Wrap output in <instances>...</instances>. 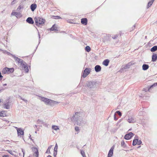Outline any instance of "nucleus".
I'll use <instances>...</instances> for the list:
<instances>
[{"mask_svg": "<svg viewBox=\"0 0 157 157\" xmlns=\"http://www.w3.org/2000/svg\"><path fill=\"white\" fill-rule=\"evenodd\" d=\"M71 120L79 126L83 125L85 123V121H84L81 116V113L79 112L76 113L75 114L73 115Z\"/></svg>", "mask_w": 157, "mask_h": 157, "instance_id": "1", "label": "nucleus"}, {"mask_svg": "<svg viewBox=\"0 0 157 157\" xmlns=\"http://www.w3.org/2000/svg\"><path fill=\"white\" fill-rule=\"evenodd\" d=\"M86 86L89 89H93L98 86L99 82L93 81H88L86 83Z\"/></svg>", "mask_w": 157, "mask_h": 157, "instance_id": "2", "label": "nucleus"}, {"mask_svg": "<svg viewBox=\"0 0 157 157\" xmlns=\"http://www.w3.org/2000/svg\"><path fill=\"white\" fill-rule=\"evenodd\" d=\"M34 21L36 25L39 26L43 25L45 21V20L44 19L40 17H35Z\"/></svg>", "mask_w": 157, "mask_h": 157, "instance_id": "3", "label": "nucleus"}, {"mask_svg": "<svg viewBox=\"0 0 157 157\" xmlns=\"http://www.w3.org/2000/svg\"><path fill=\"white\" fill-rule=\"evenodd\" d=\"M14 69L13 68H9L8 67H5L4 68L2 71V72L4 74H10L13 72Z\"/></svg>", "mask_w": 157, "mask_h": 157, "instance_id": "4", "label": "nucleus"}, {"mask_svg": "<svg viewBox=\"0 0 157 157\" xmlns=\"http://www.w3.org/2000/svg\"><path fill=\"white\" fill-rule=\"evenodd\" d=\"M91 69L90 68H86L83 71V72L82 76L84 78H85L90 73L91 71Z\"/></svg>", "mask_w": 157, "mask_h": 157, "instance_id": "5", "label": "nucleus"}, {"mask_svg": "<svg viewBox=\"0 0 157 157\" xmlns=\"http://www.w3.org/2000/svg\"><path fill=\"white\" fill-rule=\"evenodd\" d=\"M134 135V133L132 132H130L129 133L126 134L125 135L124 138L126 140H129Z\"/></svg>", "mask_w": 157, "mask_h": 157, "instance_id": "6", "label": "nucleus"}, {"mask_svg": "<svg viewBox=\"0 0 157 157\" xmlns=\"http://www.w3.org/2000/svg\"><path fill=\"white\" fill-rule=\"evenodd\" d=\"M59 103V102H58L50 99L49 102V103L48 105L52 106H53L56 105L57 104Z\"/></svg>", "mask_w": 157, "mask_h": 157, "instance_id": "7", "label": "nucleus"}, {"mask_svg": "<svg viewBox=\"0 0 157 157\" xmlns=\"http://www.w3.org/2000/svg\"><path fill=\"white\" fill-rule=\"evenodd\" d=\"M12 57L13 58L15 61L18 63L19 64L20 62L22 60L20 58H18L16 56L14 55L11 54Z\"/></svg>", "mask_w": 157, "mask_h": 157, "instance_id": "8", "label": "nucleus"}, {"mask_svg": "<svg viewBox=\"0 0 157 157\" xmlns=\"http://www.w3.org/2000/svg\"><path fill=\"white\" fill-rule=\"evenodd\" d=\"M136 120L135 119L131 116H129L127 120V121L129 123H134L136 122Z\"/></svg>", "mask_w": 157, "mask_h": 157, "instance_id": "9", "label": "nucleus"}, {"mask_svg": "<svg viewBox=\"0 0 157 157\" xmlns=\"http://www.w3.org/2000/svg\"><path fill=\"white\" fill-rule=\"evenodd\" d=\"M114 149V146H113L110 149L109 152L107 157H111L113 155V151Z\"/></svg>", "mask_w": 157, "mask_h": 157, "instance_id": "10", "label": "nucleus"}, {"mask_svg": "<svg viewBox=\"0 0 157 157\" xmlns=\"http://www.w3.org/2000/svg\"><path fill=\"white\" fill-rule=\"evenodd\" d=\"M40 98L41 100L44 102L47 105H48L49 102V99L42 97H40Z\"/></svg>", "mask_w": 157, "mask_h": 157, "instance_id": "11", "label": "nucleus"}, {"mask_svg": "<svg viewBox=\"0 0 157 157\" xmlns=\"http://www.w3.org/2000/svg\"><path fill=\"white\" fill-rule=\"evenodd\" d=\"M17 135L18 136L21 135H23L24 132L22 129L21 128H19V129L17 131Z\"/></svg>", "mask_w": 157, "mask_h": 157, "instance_id": "12", "label": "nucleus"}, {"mask_svg": "<svg viewBox=\"0 0 157 157\" xmlns=\"http://www.w3.org/2000/svg\"><path fill=\"white\" fill-rule=\"evenodd\" d=\"M26 21L27 22L30 24H33L34 23V21L33 19L31 17H28Z\"/></svg>", "mask_w": 157, "mask_h": 157, "instance_id": "13", "label": "nucleus"}, {"mask_svg": "<svg viewBox=\"0 0 157 157\" xmlns=\"http://www.w3.org/2000/svg\"><path fill=\"white\" fill-rule=\"evenodd\" d=\"M37 7V5L35 3L32 4L30 6V9L32 11H34Z\"/></svg>", "mask_w": 157, "mask_h": 157, "instance_id": "14", "label": "nucleus"}, {"mask_svg": "<svg viewBox=\"0 0 157 157\" xmlns=\"http://www.w3.org/2000/svg\"><path fill=\"white\" fill-rule=\"evenodd\" d=\"M94 69L96 72H99L101 70V67L99 65H97L95 67Z\"/></svg>", "mask_w": 157, "mask_h": 157, "instance_id": "15", "label": "nucleus"}, {"mask_svg": "<svg viewBox=\"0 0 157 157\" xmlns=\"http://www.w3.org/2000/svg\"><path fill=\"white\" fill-rule=\"evenodd\" d=\"M81 23L84 25H86L87 24V20L86 18H82L81 19Z\"/></svg>", "mask_w": 157, "mask_h": 157, "instance_id": "16", "label": "nucleus"}, {"mask_svg": "<svg viewBox=\"0 0 157 157\" xmlns=\"http://www.w3.org/2000/svg\"><path fill=\"white\" fill-rule=\"evenodd\" d=\"M138 139V137L137 136H136L135 137V139L133 140L132 143V145L135 146L137 144Z\"/></svg>", "mask_w": 157, "mask_h": 157, "instance_id": "17", "label": "nucleus"}, {"mask_svg": "<svg viewBox=\"0 0 157 157\" xmlns=\"http://www.w3.org/2000/svg\"><path fill=\"white\" fill-rule=\"evenodd\" d=\"M157 60V55L156 54H153L152 56L151 61L155 62Z\"/></svg>", "mask_w": 157, "mask_h": 157, "instance_id": "18", "label": "nucleus"}, {"mask_svg": "<svg viewBox=\"0 0 157 157\" xmlns=\"http://www.w3.org/2000/svg\"><path fill=\"white\" fill-rule=\"evenodd\" d=\"M109 62V61L108 59H106L103 62L102 64L103 65L105 66H107L108 65Z\"/></svg>", "mask_w": 157, "mask_h": 157, "instance_id": "19", "label": "nucleus"}, {"mask_svg": "<svg viewBox=\"0 0 157 157\" xmlns=\"http://www.w3.org/2000/svg\"><path fill=\"white\" fill-rule=\"evenodd\" d=\"M132 65V64L131 63V62H129V63H128L127 64H126L122 68V69L123 70L124 69L128 68L130 67V66Z\"/></svg>", "mask_w": 157, "mask_h": 157, "instance_id": "20", "label": "nucleus"}, {"mask_svg": "<svg viewBox=\"0 0 157 157\" xmlns=\"http://www.w3.org/2000/svg\"><path fill=\"white\" fill-rule=\"evenodd\" d=\"M51 31H58L56 25L54 24L52 26L50 29Z\"/></svg>", "mask_w": 157, "mask_h": 157, "instance_id": "21", "label": "nucleus"}, {"mask_svg": "<svg viewBox=\"0 0 157 157\" xmlns=\"http://www.w3.org/2000/svg\"><path fill=\"white\" fill-rule=\"evenodd\" d=\"M149 67V66L148 64H144L142 66V69L144 71L147 70Z\"/></svg>", "mask_w": 157, "mask_h": 157, "instance_id": "22", "label": "nucleus"}, {"mask_svg": "<svg viewBox=\"0 0 157 157\" xmlns=\"http://www.w3.org/2000/svg\"><path fill=\"white\" fill-rule=\"evenodd\" d=\"M32 151L35 154L38 153V150L37 148L36 147H33L31 148Z\"/></svg>", "mask_w": 157, "mask_h": 157, "instance_id": "23", "label": "nucleus"}, {"mask_svg": "<svg viewBox=\"0 0 157 157\" xmlns=\"http://www.w3.org/2000/svg\"><path fill=\"white\" fill-rule=\"evenodd\" d=\"M4 107L5 109H10V105L8 104V103H6L3 104Z\"/></svg>", "mask_w": 157, "mask_h": 157, "instance_id": "24", "label": "nucleus"}, {"mask_svg": "<svg viewBox=\"0 0 157 157\" xmlns=\"http://www.w3.org/2000/svg\"><path fill=\"white\" fill-rule=\"evenodd\" d=\"M23 67L24 69L25 70V71L27 73L29 72V70L28 69V67L27 66V65L26 63V65H25V66H23Z\"/></svg>", "mask_w": 157, "mask_h": 157, "instance_id": "25", "label": "nucleus"}, {"mask_svg": "<svg viewBox=\"0 0 157 157\" xmlns=\"http://www.w3.org/2000/svg\"><path fill=\"white\" fill-rule=\"evenodd\" d=\"M157 50V46H154L151 49V52H154Z\"/></svg>", "mask_w": 157, "mask_h": 157, "instance_id": "26", "label": "nucleus"}, {"mask_svg": "<svg viewBox=\"0 0 157 157\" xmlns=\"http://www.w3.org/2000/svg\"><path fill=\"white\" fill-rule=\"evenodd\" d=\"M157 86V82L154 83L153 84L151 85L148 89V91H149L150 89L154 87H155V86Z\"/></svg>", "mask_w": 157, "mask_h": 157, "instance_id": "27", "label": "nucleus"}, {"mask_svg": "<svg viewBox=\"0 0 157 157\" xmlns=\"http://www.w3.org/2000/svg\"><path fill=\"white\" fill-rule=\"evenodd\" d=\"M26 62H24L23 60H22L20 62V63L21 66H25V65H26Z\"/></svg>", "mask_w": 157, "mask_h": 157, "instance_id": "28", "label": "nucleus"}, {"mask_svg": "<svg viewBox=\"0 0 157 157\" xmlns=\"http://www.w3.org/2000/svg\"><path fill=\"white\" fill-rule=\"evenodd\" d=\"M154 0H151L149 1L148 3V8L150 7L152 5V4L154 2Z\"/></svg>", "mask_w": 157, "mask_h": 157, "instance_id": "29", "label": "nucleus"}, {"mask_svg": "<svg viewBox=\"0 0 157 157\" xmlns=\"http://www.w3.org/2000/svg\"><path fill=\"white\" fill-rule=\"evenodd\" d=\"M121 146L124 148L126 147V145L125 144L124 142V140H122L121 142Z\"/></svg>", "mask_w": 157, "mask_h": 157, "instance_id": "30", "label": "nucleus"}, {"mask_svg": "<svg viewBox=\"0 0 157 157\" xmlns=\"http://www.w3.org/2000/svg\"><path fill=\"white\" fill-rule=\"evenodd\" d=\"M86 51L88 52H90L91 50V48L89 46H86L85 48Z\"/></svg>", "mask_w": 157, "mask_h": 157, "instance_id": "31", "label": "nucleus"}, {"mask_svg": "<svg viewBox=\"0 0 157 157\" xmlns=\"http://www.w3.org/2000/svg\"><path fill=\"white\" fill-rule=\"evenodd\" d=\"M6 116V114L4 113V111L0 112V117H4Z\"/></svg>", "mask_w": 157, "mask_h": 157, "instance_id": "32", "label": "nucleus"}, {"mask_svg": "<svg viewBox=\"0 0 157 157\" xmlns=\"http://www.w3.org/2000/svg\"><path fill=\"white\" fill-rule=\"evenodd\" d=\"M24 7H23V6H21V5H19L18 7V8H17V10H16L18 11V12H19L20 10L21 9H23V8Z\"/></svg>", "mask_w": 157, "mask_h": 157, "instance_id": "33", "label": "nucleus"}, {"mask_svg": "<svg viewBox=\"0 0 157 157\" xmlns=\"http://www.w3.org/2000/svg\"><path fill=\"white\" fill-rule=\"evenodd\" d=\"M81 154L83 157H86L85 152L84 151L81 150Z\"/></svg>", "mask_w": 157, "mask_h": 157, "instance_id": "34", "label": "nucleus"}, {"mask_svg": "<svg viewBox=\"0 0 157 157\" xmlns=\"http://www.w3.org/2000/svg\"><path fill=\"white\" fill-rule=\"evenodd\" d=\"M52 127L53 129L56 130H57L58 129H59V128L56 126L53 125L52 126Z\"/></svg>", "mask_w": 157, "mask_h": 157, "instance_id": "35", "label": "nucleus"}, {"mask_svg": "<svg viewBox=\"0 0 157 157\" xmlns=\"http://www.w3.org/2000/svg\"><path fill=\"white\" fill-rule=\"evenodd\" d=\"M37 122L38 124H43L44 123L43 121L40 120L39 119L37 121Z\"/></svg>", "mask_w": 157, "mask_h": 157, "instance_id": "36", "label": "nucleus"}, {"mask_svg": "<svg viewBox=\"0 0 157 157\" xmlns=\"http://www.w3.org/2000/svg\"><path fill=\"white\" fill-rule=\"evenodd\" d=\"M53 17H54L53 18L56 19H59L61 18V17L59 16H53Z\"/></svg>", "mask_w": 157, "mask_h": 157, "instance_id": "37", "label": "nucleus"}, {"mask_svg": "<svg viewBox=\"0 0 157 157\" xmlns=\"http://www.w3.org/2000/svg\"><path fill=\"white\" fill-rule=\"evenodd\" d=\"M21 14L20 13L16 12L15 16L17 17H20L21 16Z\"/></svg>", "mask_w": 157, "mask_h": 157, "instance_id": "38", "label": "nucleus"}, {"mask_svg": "<svg viewBox=\"0 0 157 157\" xmlns=\"http://www.w3.org/2000/svg\"><path fill=\"white\" fill-rule=\"evenodd\" d=\"M116 113H117V114H118V115L120 116H121V115H122V113H121V112H120L119 111H117L116 112Z\"/></svg>", "mask_w": 157, "mask_h": 157, "instance_id": "39", "label": "nucleus"}, {"mask_svg": "<svg viewBox=\"0 0 157 157\" xmlns=\"http://www.w3.org/2000/svg\"><path fill=\"white\" fill-rule=\"evenodd\" d=\"M9 153L12 155H13L14 154L13 152L11 150H8L7 151Z\"/></svg>", "mask_w": 157, "mask_h": 157, "instance_id": "40", "label": "nucleus"}, {"mask_svg": "<svg viewBox=\"0 0 157 157\" xmlns=\"http://www.w3.org/2000/svg\"><path fill=\"white\" fill-rule=\"evenodd\" d=\"M57 149H58V145H57V144L56 143V145L55 146L54 149V151H57Z\"/></svg>", "mask_w": 157, "mask_h": 157, "instance_id": "41", "label": "nucleus"}, {"mask_svg": "<svg viewBox=\"0 0 157 157\" xmlns=\"http://www.w3.org/2000/svg\"><path fill=\"white\" fill-rule=\"evenodd\" d=\"M7 88L6 87L5 88H4L3 87L1 88V89L0 88V93L3 91L5 89H7Z\"/></svg>", "mask_w": 157, "mask_h": 157, "instance_id": "42", "label": "nucleus"}, {"mask_svg": "<svg viewBox=\"0 0 157 157\" xmlns=\"http://www.w3.org/2000/svg\"><path fill=\"white\" fill-rule=\"evenodd\" d=\"M57 151H54L53 155L54 157H56L57 155Z\"/></svg>", "mask_w": 157, "mask_h": 157, "instance_id": "43", "label": "nucleus"}, {"mask_svg": "<svg viewBox=\"0 0 157 157\" xmlns=\"http://www.w3.org/2000/svg\"><path fill=\"white\" fill-rule=\"evenodd\" d=\"M19 98L22 100L24 101L25 102H27V100L25 99L22 98V97H21V96H19Z\"/></svg>", "mask_w": 157, "mask_h": 157, "instance_id": "44", "label": "nucleus"}, {"mask_svg": "<svg viewBox=\"0 0 157 157\" xmlns=\"http://www.w3.org/2000/svg\"><path fill=\"white\" fill-rule=\"evenodd\" d=\"M46 153H48V154H50V150H49V149H47L46 151Z\"/></svg>", "mask_w": 157, "mask_h": 157, "instance_id": "45", "label": "nucleus"}, {"mask_svg": "<svg viewBox=\"0 0 157 157\" xmlns=\"http://www.w3.org/2000/svg\"><path fill=\"white\" fill-rule=\"evenodd\" d=\"M75 129L76 131H79V127L77 126L75 127Z\"/></svg>", "mask_w": 157, "mask_h": 157, "instance_id": "46", "label": "nucleus"}, {"mask_svg": "<svg viewBox=\"0 0 157 157\" xmlns=\"http://www.w3.org/2000/svg\"><path fill=\"white\" fill-rule=\"evenodd\" d=\"M142 143V141L141 140H138V142L137 143V144L138 145H140V144Z\"/></svg>", "mask_w": 157, "mask_h": 157, "instance_id": "47", "label": "nucleus"}, {"mask_svg": "<svg viewBox=\"0 0 157 157\" xmlns=\"http://www.w3.org/2000/svg\"><path fill=\"white\" fill-rule=\"evenodd\" d=\"M118 37L117 35H115L114 36L112 37V38L114 39H115L117 38V37Z\"/></svg>", "mask_w": 157, "mask_h": 157, "instance_id": "48", "label": "nucleus"}, {"mask_svg": "<svg viewBox=\"0 0 157 157\" xmlns=\"http://www.w3.org/2000/svg\"><path fill=\"white\" fill-rule=\"evenodd\" d=\"M114 120L115 121H117V120L118 118L116 117L115 114L114 115Z\"/></svg>", "mask_w": 157, "mask_h": 157, "instance_id": "49", "label": "nucleus"}, {"mask_svg": "<svg viewBox=\"0 0 157 157\" xmlns=\"http://www.w3.org/2000/svg\"><path fill=\"white\" fill-rule=\"evenodd\" d=\"M21 150H22V151L23 152V157H24V155H25V150L23 149H21Z\"/></svg>", "mask_w": 157, "mask_h": 157, "instance_id": "50", "label": "nucleus"}, {"mask_svg": "<svg viewBox=\"0 0 157 157\" xmlns=\"http://www.w3.org/2000/svg\"><path fill=\"white\" fill-rule=\"evenodd\" d=\"M16 12H12L11 13V15H16Z\"/></svg>", "mask_w": 157, "mask_h": 157, "instance_id": "51", "label": "nucleus"}, {"mask_svg": "<svg viewBox=\"0 0 157 157\" xmlns=\"http://www.w3.org/2000/svg\"><path fill=\"white\" fill-rule=\"evenodd\" d=\"M2 157H9V155H4Z\"/></svg>", "mask_w": 157, "mask_h": 157, "instance_id": "52", "label": "nucleus"}, {"mask_svg": "<svg viewBox=\"0 0 157 157\" xmlns=\"http://www.w3.org/2000/svg\"><path fill=\"white\" fill-rule=\"evenodd\" d=\"M2 78L3 76L1 75V73L0 72V78H1V79H2Z\"/></svg>", "mask_w": 157, "mask_h": 157, "instance_id": "53", "label": "nucleus"}, {"mask_svg": "<svg viewBox=\"0 0 157 157\" xmlns=\"http://www.w3.org/2000/svg\"><path fill=\"white\" fill-rule=\"evenodd\" d=\"M38 153H36L35 154V157H38Z\"/></svg>", "mask_w": 157, "mask_h": 157, "instance_id": "54", "label": "nucleus"}, {"mask_svg": "<svg viewBox=\"0 0 157 157\" xmlns=\"http://www.w3.org/2000/svg\"><path fill=\"white\" fill-rule=\"evenodd\" d=\"M15 128L17 129V130H18L19 129V128H18L17 127H15Z\"/></svg>", "mask_w": 157, "mask_h": 157, "instance_id": "55", "label": "nucleus"}, {"mask_svg": "<svg viewBox=\"0 0 157 157\" xmlns=\"http://www.w3.org/2000/svg\"><path fill=\"white\" fill-rule=\"evenodd\" d=\"M52 147V145H51V146H49L48 148V149L49 148V150H50L51 148Z\"/></svg>", "mask_w": 157, "mask_h": 157, "instance_id": "56", "label": "nucleus"}, {"mask_svg": "<svg viewBox=\"0 0 157 157\" xmlns=\"http://www.w3.org/2000/svg\"><path fill=\"white\" fill-rule=\"evenodd\" d=\"M3 86H6L7 85V84L6 83H5L3 84Z\"/></svg>", "mask_w": 157, "mask_h": 157, "instance_id": "57", "label": "nucleus"}, {"mask_svg": "<svg viewBox=\"0 0 157 157\" xmlns=\"http://www.w3.org/2000/svg\"><path fill=\"white\" fill-rule=\"evenodd\" d=\"M47 157H52L50 155H48L47 156Z\"/></svg>", "mask_w": 157, "mask_h": 157, "instance_id": "58", "label": "nucleus"}, {"mask_svg": "<svg viewBox=\"0 0 157 157\" xmlns=\"http://www.w3.org/2000/svg\"><path fill=\"white\" fill-rule=\"evenodd\" d=\"M31 135L30 134L29 136V138H31Z\"/></svg>", "mask_w": 157, "mask_h": 157, "instance_id": "59", "label": "nucleus"}, {"mask_svg": "<svg viewBox=\"0 0 157 157\" xmlns=\"http://www.w3.org/2000/svg\"><path fill=\"white\" fill-rule=\"evenodd\" d=\"M30 139L31 140H32L33 141V140L32 138H30Z\"/></svg>", "mask_w": 157, "mask_h": 157, "instance_id": "60", "label": "nucleus"}, {"mask_svg": "<svg viewBox=\"0 0 157 157\" xmlns=\"http://www.w3.org/2000/svg\"><path fill=\"white\" fill-rule=\"evenodd\" d=\"M2 51V49H0V51Z\"/></svg>", "mask_w": 157, "mask_h": 157, "instance_id": "61", "label": "nucleus"}, {"mask_svg": "<svg viewBox=\"0 0 157 157\" xmlns=\"http://www.w3.org/2000/svg\"><path fill=\"white\" fill-rule=\"evenodd\" d=\"M35 126L36 127H37V126L36 125H35Z\"/></svg>", "mask_w": 157, "mask_h": 157, "instance_id": "62", "label": "nucleus"}, {"mask_svg": "<svg viewBox=\"0 0 157 157\" xmlns=\"http://www.w3.org/2000/svg\"><path fill=\"white\" fill-rule=\"evenodd\" d=\"M39 38H40V35L39 34Z\"/></svg>", "mask_w": 157, "mask_h": 157, "instance_id": "63", "label": "nucleus"}, {"mask_svg": "<svg viewBox=\"0 0 157 157\" xmlns=\"http://www.w3.org/2000/svg\"><path fill=\"white\" fill-rule=\"evenodd\" d=\"M145 38H147V36H145Z\"/></svg>", "mask_w": 157, "mask_h": 157, "instance_id": "64", "label": "nucleus"}]
</instances>
